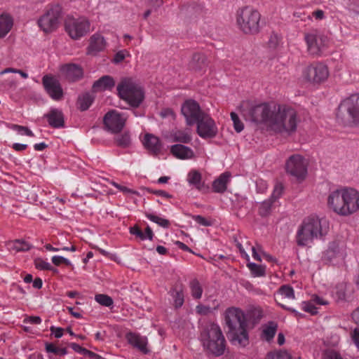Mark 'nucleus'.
<instances>
[{
    "instance_id": "16",
    "label": "nucleus",
    "mask_w": 359,
    "mask_h": 359,
    "mask_svg": "<svg viewBox=\"0 0 359 359\" xmlns=\"http://www.w3.org/2000/svg\"><path fill=\"white\" fill-rule=\"evenodd\" d=\"M359 210V193L354 189L345 188V201L341 216L350 215Z\"/></svg>"
},
{
    "instance_id": "42",
    "label": "nucleus",
    "mask_w": 359,
    "mask_h": 359,
    "mask_svg": "<svg viewBox=\"0 0 359 359\" xmlns=\"http://www.w3.org/2000/svg\"><path fill=\"white\" fill-rule=\"evenodd\" d=\"M145 216L148 219H149L150 221H151L154 223H156L160 226H162L164 228H168L170 225V222L168 219L161 217L154 214L146 212Z\"/></svg>"
},
{
    "instance_id": "30",
    "label": "nucleus",
    "mask_w": 359,
    "mask_h": 359,
    "mask_svg": "<svg viewBox=\"0 0 359 359\" xmlns=\"http://www.w3.org/2000/svg\"><path fill=\"white\" fill-rule=\"evenodd\" d=\"M230 174L227 172L222 173L212 183V189L215 192L223 193L226 191L227 184L230 180Z\"/></svg>"
},
{
    "instance_id": "60",
    "label": "nucleus",
    "mask_w": 359,
    "mask_h": 359,
    "mask_svg": "<svg viewBox=\"0 0 359 359\" xmlns=\"http://www.w3.org/2000/svg\"><path fill=\"white\" fill-rule=\"evenodd\" d=\"M196 310L198 313L205 315L210 311V308L202 304H199L196 306Z\"/></svg>"
},
{
    "instance_id": "63",
    "label": "nucleus",
    "mask_w": 359,
    "mask_h": 359,
    "mask_svg": "<svg viewBox=\"0 0 359 359\" xmlns=\"http://www.w3.org/2000/svg\"><path fill=\"white\" fill-rule=\"evenodd\" d=\"M69 346L76 353L83 354L85 350V348L81 347L80 345L76 343H71Z\"/></svg>"
},
{
    "instance_id": "38",
    "label": "nucleus",
    "mask_w": 359,
    "mask_h": 359,
    "mask_svg": "<svg viewBox=\"0 0 359 359\" xmlns=\"http://www.w3.org/2000/svg\"><path fill=\"white\" fill-rule=\"evenodd\" d=\"M6 127L11 130H15L20 135H26L28 137H34V134L33 132L27 127L20 126L13 123H6Z\"/></svg>"
},
{
    "instance_id": "25",
    "label": "nucleus",
    "mask_w": 359,
    "mask_h": 359,
    "mask_svg": "<svg viewBox=\"0 0 359 359\" xmlns=\"http://www.w3.org/2000/svg\"><path fill=\"white\" fill-rule=\"evenodd\" d=\"M114 86L115 81L114 79L111 76L106 75L95 81L93 85V89L96 92L111 90Z\"/></svg>"
},
{
    "instance_id": "34",
    "label": "nucleus",
    "mask_w": 359,
    "mask_h": 359,
    "mask_svg": "<svg viewBox=\"0 0 359 359\" xmlns=\"http://www.w3.org/2000/svg\"><path fill=\"white\" fill-rule=\"evenodd\" d=\"M94 97L90 93H85L80 95L78 98L77 105L81 111L87 110L92 104Z\"/></svg>"
},
{
    "instance_id": "18",
    "label": "nucleus",
    "mask_w": 359,
    "mask_h": 359,
    "mask_svg": "<svg viewBox=\"0 0 359 359\" xmlns=\"http://www.w3.org/2000/svg\"><path fill=\"white\" fill-rule=\"evenodd\" d=\"M126 339L132 347L142 353L149 354L150 353L148 339L146 336L141 335L138 332H130L126 334Z\"/></svg>"
},
{
    "instance_id": "19",
    "label": "nucleus",
    "mask_w": 359,
    "mask_h": 359,
    "mask_svg": "<svg viewBox=\"0 0 359 359\" xmlns=\"http://www.w3.org/2000/svg\"><path fill=\"white\" fill-rule=\"evenodd\" d=\"M107 45V40L101 34L95 33L89 38L86 53L88 55L96 56L99 53L103 52Z\"/></svg>"
},
{
    "instance_id": "4",
    "label": "nucleus",
    "mask_w": 359,
    "mask_h": 359,
    "mask_svg": "<svg viewBox=\"0 0 359 359\" xmlns=\"http://www.w3.org/2000/svg\"><path fill=\"white\" fill-rule=\"evenodd\" d=\"M200 337L204 348L213 355L219 356L224 353L226 341L217 324H206L201 331Z\"/></svg>"
},
{
    "instance_id": "54",
    "label": "nucleus",
    "mask_w": 359,
    "mask_h": 359,
    "mask_svg": "<svg viewBox=\"0 0 359 359\" xmlns=\"http://www.w3.org/2000/svg\"><path fill=\"white\" fill-rule=\"evenodd\" d=\"M52 262L56 266H59L61 264H65L67 265L71 264V262L69 259L62 256L57 255H55L52 257Z\"/></svg>"
},
{
    "instance_id": "31",
    "label": "nucleus",
    "mask_w": 359,
    "mask_h": 359,
    "mask_svg": "<svg viewBox=\"0 0 359 359\" xmlns=\"http://www.w3.org/2000/svg\"><path fill=\"white\" fill-rule=\"evenodd\" d=\"M7 246L11 250H14L17 252H26L32 248V245L29 243L20 239L8 242Z\"/></svg>"
},
{
    "instance_id": "49",
    "label": "nucleus",
    "mask_w": 359,
    "mask_h": 359,
    "mask_svg": "<svg viewBox=\"0 0 359 359\" xmlns=\"http://www.w3.org/2000/svg\"><path fill=\"white\" fill-rule=\"evenodd\" d=\"M302 309L312 315L318 313V308L314 305V303L311 300L310 302H302Z\"/></svg>"
},
{
    "instance_id": "24",
    "label": "nucleus",
    "mask_w": 359,
    "mask_h": 359,
    "mask_svg": "<svg viewBox=\"0 0 359 359\" xmlns=\"http://www.w3.org/2000/svg\"><path fill=\"white\" fill-rule=\"evenodd\" d=\"M62 73L69 81H74L83 76L82 69L76 65L69 64L64 65L61 69Z\"/></svg>"
},
{
    "instance_id": "8",
    "label": "nucleus",
    "mask_w": 359,
    "mask_h": 359,
    "mask_svg": "<svg viewBox=\"0 0 359 359\" xmlns=\"http://www.w3.org/2000/svg\"><path fill=\"white\" fill-rule=\"evenodd\" d=\"M346 257V248L343 241H334L328 243L327 249L323 252L322 261L327 264L341 265L344 263Z\"/></svg>"
},
{
    "instance_id": "3",
    "label": "nucleus",
    "mask_w": 359,
    "mask_h": 359,
    "mask_svg": "<svg viewBox=\"0 0 359 359\" xmlns=\"http://www.w3.org/2000/svg\"><path fill=\"white\" fill-rule=\"evenodd\" d=\"M226 324L229 328L228 337L233 344L243 347L248 344L247 319L242 310L238 308L228 309L226 311Z\"/></svg>"
},
{
    "instance_id": "52",
    "label": "nucleus",
    "mask_w": 359,
    "mask_h": 359,
    "mask_svg": "<svg viewBox=\"0 0 359 359\" xmlns=\"http://www.w3.org/2000/svg\"><path fill=\"white\" fill-rule=\"evenodd\" d=\"M283 191V186L280 183H278L275 185L273 193L270 198L274 202L276 200L279 198Z\"/></svg>"
},
{
    "instance_id": "48",
    "label": "nucleus",
    "mask_w": 359,
    "mask_h": 359,
    "mask_svg": "<svg viewBox=\"0 0 359 359\" xmlns=\"http://www.w3.org/2000/svg\"><path fill=\"white\" fill-rule=\"evenodd\" d=\"M231 118L233 123V127L237 133L241 132L244 128V126L241 121L239 119L238 115L235 112H231Z\"/></svg>"
},
{
    "instance_id": "11",
    "label": "nucleus",
    "mask_w": 359,
    "mask_h": 359,
    "mask_svg": "<svg viewBox=\"0 0 359 359\" xmlns=\"http://www.w3.org/2000/svg\"><path fill=\"white\" fill-rule=\"evenodd\" d=\"M308 163L300 154L290 156L285 162V170L287 174L297 180L305 179L307 174Z\"/></svg>"
},
{
    "instance_id": "36",
    "label": "nucleus",
    "mask_w": 359,
    "mask_h": 359,
    "mask_svg": "<svg viewBox=\"0 0 359 359\" xmlns=\"http://www.w3.org/2000/svg\"><path fill=\"white\" fill-rule=\"evenodd\" d=\"M171 136L174 142L186 144L191 141V135L187 130H176L172 133Z\"/></svg>"
},
{
    "instance_id": "56",
    "label": "nucleus",
    "mask_w": 359,
    "mask_h": 359,
    "mask_svg": "<svg viewBox=\"0 0 359 359\" xmlns=\"http://www.w3.org/2000/svg\"><path fill=\"white\" fill-rule=\"evenodd\" d=\"M324 359H342V358L335 351L328 350L325 353Z\"/></svg>"
},
{
    "instance_id": "37",
    "label": "nucleus",
    "mask_w": 359,
    "mask_h": 359,
    "mask_svg": "<svg viewBox=\"0 0 359 359\" xmlns=\"http://www.w3.org/2000/svg\"><path fill=\"white\" fill-rule=\"evenodd\" d=\"M189 285L190 292L193 298L195 299H200L202 297L203 288L199 281L196 279H194L190 281Z\"/></svg>"
},
{
    "instance_id": "21",
    "label": "nucleus",
    "mask_w": 359,
    "mask_h": 359,
    "mask_svg": "<svg viewBox=\"0 0 359 359\" xmlns=\"http://www.w3.org/2000/svg\"><path fill=\"white\" fill-rule=\"evenodd\" d=\"M345 201V189H337L332 191L327 198L329 208L335 213L341 215Z\"/></svg>"
},
{
    "instance_id": "32",
    "label": "nucleus",
    "mask_w": 359,
    "mask_h": 359,
    "mask_svg": "<svg viewBox=\"0 0 359 359\" xmlns=\"http://www.w3.org/2000/svg\"><path fill=\"white\" fill-rule=\"evenodd\" d=\"M347 284L346 283H340L337 284L332 290V294L333 297L337 302H342L346 300V297Z\"/></svg>"
},
{
    "instance_id": "5",
    "label": "nucleus",
    "mask_w": 359,
    "mask_h": 359,
    "mask_svg": "<svg viewBox=\"0 0 359 359\" xmlns=\"http://www.w3.org/2000/svg\"><path fill=\"white\" fill-rule=\"evenodd\" d=\"M262 15L250 6L238 8L236 13V22L240 31L245 34H257L262 29Z\"/></svg>"
},
{
    "instance_id": "58",
    "label": "nucleus",
    "mask_w": 359,
    "mask_h": 359,
    "mask_svg": "<svg viewBox=\"0 0 359 359\" xmlns=\"http://www.w3.org/2000/svg\"><path fill=\"white\" fill-rule=\"evenodd\" d=\"M50 331L53 334H54L55 337L60 338L63 335V329L61 327H55L54 326L50 327Z\"/></svg>"
},
{
    "instance_id": "62",
    "label": "nucleus",
    "mask_w": 359,
    "mask_h": 359,
    "mask_svg": "<svg viewBox=\"0 0 359 359\" xmlns=\"http://www.w3.org/2000/svg\"><path fill=\"white\" fill-rule=\"evenodd\" d=\"M12 148L16 151H22L25 150L27 148V144H20V143H14L12 145Z\"/></svg>"
},
{
    "instance_id": "55",
    "label": "nucleus",
    "mask_w": 359,
    "mask_h": 359,
    "mask_svg": "<svg viewBox=\"0 0 359 359\" xmlns=\"http://www.w3.org/2000/svg\"><path fill=\"white\" fill-rule=\"evenodd\" d=\"M194 220L198 224L203 226H209L211 225V222L201 215H195L193 217Z\"/></svg>"
},
{
    "instance_id": "28",
    "label": "nucleus",
    "mask_w": 359,
    "mask_h": 359,
    "mask_svg": "<svg viewBox=\"0 0 359 359\" xmlns=\"http://www.w3.org/2000/svg\"><path fill=\"white\" fill-rule=\"evenodd\" d=\"M187 180L189 186L193 187L197 190H202L204 187V182L202 181V175L196 170H191L189 172Z\"/></svg>"
},
{
    "instance_id": "29",
    "label": "nucleus",
    "mask_w": 359,
    "mask_h": 359,
    "mask_svg": "<svg viewBox=\"0 0 359 359\" xmlns=\"http://www.w3.org/2000/svg\"><path fill=\"white\" fill-rule=\"evenodd\" d=\"M13 26V18L6 13L0 15V37L6 36Z\"/></svg>"
},
{
    "instance_id": "57",
    "label": "nucleus",
    "mask_w": 359,
    "mask_h": 359,
    "mask_svg": "<svg viewBox=\"0 0 359 359\" xmlns=\"http://www.w3.org/2000/svg\"><path fill=\"white\" fill-rule=\"evenodd\" d=\"M311 301L314 303V304H317V305L328 304V302L326 299H325L323 297H320L318 295L312 296Z\"/></svg>"
},
{
    "instance_id": "10",
    "label": "nucleus",
    "mask_w": 359,
    "mask_h": 359,
    "mask_svg": "<svg viewBox=\"0 0 359 359\" xmlns=\"http://www.w3.org/2000/svg\"><path fill=\"white\" fill-rule=\"evenodd\" d=\"M62 17V8L58 5L51 6L38 21L39 27L45 32H51L56 29Z\"/></svg>"
},
{
    "instance_id": "46",
    "label": "nucleus",
    "mask_w": 359,
    "mask_h": 359,
    "mask_svg": "<svg viewBox=\"0 0 359 359\" xmlns=\"http://www.w3.org/2000/svg\"><path fill=\"white\" fill-rule=\"evenodd\" d=\"M278 293L281 295L284 298H287L289 299H294V292L293 288L287 285H282L278 291Z\"/></svg>"
},
{
    "instance_id": "2",
    "label": "nucleus",
    "mask_w": 359,
    "mask_h": 359,
    "mask_svg": "<svg viewBox=\"0 0 359 359\" xmlns=\"http://www.w3.org/2000/svg\"><path fill=\"white\" fill-rule=\"evenodd\" d=\"M330 229L328 220L312 215L306 217L298 227L295 241L298 246H311L315 239L325 237Z\"/></svg>"
},
{
    "instance_id": "26",
    "label": "nucleus",
    "mask_w": 359,
    "mask_h": 359,
    "mask_svg": "<svg viewBox=\"0 0 359 359\" xmlns=\"http://www.w3.org/2000/svg\"><path fill=\"white\" fill-rule=\"evenodd\" d=\"M143 144L146 149L154 154L158 153L161 149V144L158 137L151 134H147L144 136Z\"/></svg>"
},
{
    "instance_id": "14",
    "label": "nucleus",
    "mask_w": 359,
    "mask_h": 359,
    "mask_svg": "<svg viewBox=\"0 0 359 359\" xmlns=\"http://www.w3.org/2000/svg\"><path fill=\"white\" fill-rule=\"evenodd\" d=\"M195 124L197 125L198 135L203 139L213 138L217 134L218 129L215 121L207 113L202 115Z\"/></svg>"
},
{
    "instance_id": "47",
    "label": "nucleus",
    "mask_w": 359,
    "mask_h": 359,
    "mask_svg": "<svg viewBox=\"0 0 359 359\" xmlns=\"http://www.w3.org/2000/svg\"><path fill=\"white\" fill-rule=\"evenodd\" d=\"M46 350L48 353H53L60 355L67 354V350L66 348H57L53 344H46Z\"/></svg>"
},
{
    "instance_id": "50",
    "label": "nucleus",
    "mask_w": 359,
    "mask_h": 359,
    "mask_svg": "<svg viewBox=\"0 0 359 359\" xmlns=\"http://www.w3.org/2000/svg\"><path fill=\"white\" fill-rule=\"evenodd\" d=\"M35 266L39 270H53V266L48 262L42 259H36L34 262Z\"/></svg>"
},
{
    "instance_id": "9",
    "label": "nucleus",
    "mask_w": 359,
    "mask_h": 359,
    "mask_svg": "<svg viewBox=\"0 0 359 359\" xmlns=\"http://www.w3.org/2000/svg\"><path fill=\"white\" fill-rule=\"evenodd\" d=\"M65 27L69 36L72 39L77 40L90 31V22L85 17H68L65 20Z\"/></svg>"
},
{
    "instance_id": "59",
    "label": "nucleus",
    "mask_w": 359,
    "mask_h": 359,
    "mask_svg": "<svg viewBox=\"0 0 359 359\" xmlns=\"http://www.w3.org/2000/svg\"><path fill=\"white\" fill-rule=\"evenodd\" d=\"M125 57H126L125 52L123 50H120L116 53L113 61L114 63H119L125 59Z\"/></svg>"
},
{
    "instance_id": "27",
    "label": "nucleus",
    "mask_w": 359,
    "mask_h": 359,
    "mask_svg": "<svg viewBox=\"0 0 359 359\" xmlns=\"http://www.w3.org/2000/svg\"><path fill=\"white\" fill-rule=\"evenodd\" d=\"M206 67V58L203 54L195 53L193 55L189 63V68L191 71L198 72L204 69Z\"/></svg>"
},
{
    "instance_id": "12",
    "label": "nucleus",
    "mask_w": 359,
    "mask_h": 359,
    "mask_svg": "<svg viewBox=\"0 0 359 359\" xmlns=\"http://www.w3.org/2000/svg\"><path fill=\"white\" fill-rule=\"evenodd\" d=\"M128 116L116 109L109 111L104 116L103 122L107 130L111 133L120 132L125 126Z\"/></svg>"
},
{
    "instance_id": "13",
    "label": "nucleus",
    "mask_w": 359,
    "mask_h": 359,
    "mask_svg": "<svg viewBox=\"0 0 359 359\" xmlns=\"http://www.w3.org/2000/svg\"><path fill=\"white\" fill-rule=\"evenodd\" d=\"M329 76L327 66L322 63H313L306 67L303 71V77L309 82L320 83Z\"/></svg>"
},
{
    "instance_id": "7",
    "label": "nucleus",
    "mask_w": 359,
    "mask_h": 359,
    "mask_svg": "<svg viewBox=\"0 0 359 359\" xmlns=\"http://www.w3.org/2000/svg\"><path fill=\"white\" fill-rule=\"evenodd\" d=\"M337 118L344 124L359 123V94H353L341 102Z\"/></svg>"
},
{
    "instance_id": "64",
    "label": "nucleus",
    "mask_w": 359,
    "mask_h": 359,
    "mask_svg": "<svg viewBox=\"0 0 359 359\" xmlns=\"http://www.w3.org/2000/svg\"><path fill=\"white\" fill-rule=\"evenodd\" d=\"M352 338L359 349V328H355L352 334Z\"/></svg>"
},
{
    "instance_id": "43",
    "label": "nucleus",
    "mask_w": 359,
    "mask_h": 359,
    "mask_svg": "<svg viewBox=\"0 0 359 359\" xmlns=\"http://www.w3.org/2000/svg\"><path fill=\"white\" fill-rule=\"evenodd\" d=\"M266 359H292V356L286 351L278 350L269 353Z\"/></svg>"
},
{
    "instance_id": "44",
    "label": "nucleus",
    "mask_w": 359,
    "mask_h": 359,
    "mask_svg": "<svg viewBox=\"0 0 359 359\" xmlns=\"http://www.w3.org/2000/svg\"><path fill=\"white\" fill-rule=\"evenodd\" d=\"M282 43V37L280 34L277 33H271L270 34L269 41H268V46L271 49H276L278 48L280 44Z\"/></svg>"
},
{
    "instance_id": "51",
    "label": "nucleus",
    "mask_w": 359,
    "mask_h": 359,
    "mask_svg": "<svg viewBox=\"0 0 359 359\" xmlns=\"http://www.w3.org/2000/svg\"><path fill=\"white\" fill-rule=\"evenodd\" d=\"M251 250L252 252V257L255 260L261 262V255L263 256V252H264L262 250V246L260 245L257 244L255 246H252Z\"/></svg>"
},
{
    "instance_id": "61",
    "label": "nucleus",
    "mask_w": 359,
    "mask_h": 359,
    "mask_svg": "<svg viewBox=\"0 0 359 359\" xmlns=\"http://www.w3.org/2000/svg\"><path fill=\"white\" fill-rule=\"evenodd\" d=\"M160 115L162 118H167V117H169V116H171V117H174V112L172 109H169V108H167V109H163L161 112H160Z\"/></svg>"
},
{
    "instance_id": "41",
    "label": "nucleus",
    "mask_w": 359,
    "mask_h": 359,
    "mask_svg": "<svg viewBox=\"0 0 359 359\" xmlns=\"http://www.w3.org/2000/svg\"><path fill=\"white\" fill-rule=\"evenodd\" d=\"M247 266L254 277H262L265 276V267L264 266L252 262L248 263Z\"/></svg>"
},
{
    "instance_id": "40",
    "label": "nucleus",
    "mask_w": 359,
    "mask_h": 359,
    "mask_svg": "<svg viewBox=\"0 0 359 359\" xmlns=\"http://www.w3.org/2000/svg\"><path fill=\"white\" fill-rule=\"evenodd\" d=\"M115 142L117 146L126 148L131 144V138L128 133L118 135L115 137Z\"/></svg>"
},
{
    "instance_id": "22",
    "label": "nucleus",
    "mask_w": 359,
    "mask_h": 359,
    "mask_svg": "<svg viewBox=\"0 0 359 359\" xmlns=\"http://www.w3.org/2000/svg\"><path fill=\"white\" fill-rule=\"evenodd\" d=\"M48 124L54 128H60L65 126V118L62 111L56 108H52L44 115Z\"/></svg>"
},
{
    "instance_id": "53",
    "label": "nucleus",
    "mask_w": 359,
    "mask_h": 359,
    "mask_svg": "<svg viewBox=\"0 0 359 359\" xmlns=\"http://www.w3.org/2000/svg\"><path fill=\"white\" fill-rule=\"evenodd\" d=\"M153 237L154 233L151 229L149 226H147L145 229V231H142L140 235L137 238H139L142 241H144L147 239L151 241L153 239Z\"/></svg>"
},
{
    "instance_id": "1",
    "label": "nucleus",
    "mask_w": 359,
    "mask_h": 359,
    "mask_svg": "<svg viewBox=\"0 0 359 359\" xmlns=\"http://www.w3.org/2000/svg\"><path fill=\"white\" fill-rule=\"evenodd\" d=\"M252 121L264 124L276 133H291L297 128V114L294 109L276 103H263L250 111Z\"/></svg>"
},
{
    "instance_id": "15",
    "label": "nucleus",
    "mask_w": 359,
    "mask_h": 359,
    "mask_svg": "<svg viewBox=\"0 0 359 359\" xmlns=\"http://www.w3.org/2000/svg\"><path fill=\"white\" fill-rule=\"evenodd\" d=\"M182 113L189 126L195 124L202 115L205 114V112L201 109L198 102L193 100L184 102L182 106Z\"/></svg>"
},
{
    "instance_id": "23",
    "label": "nucleus",
    "mask_w": 359,
    "mask_h": 359,
    "mask_svg": "<svg viewBox=\"0 0 359 359\" xmlns=\"http://www.w3.org/2000/svg\"><path fill=\"white\" fill-rule=\"evenodd\" d=\"M170 153L177 158L181 160L191 159L194 157V151L189 147L182 144L171 146Z\"/></svg>"
},
{
    "instance_id": "35",
    "label": "nucleus",
    "mask_w": 359,
    "mask_h": 359,
    "mask_svg": "<svg viewBox=\"0 0 359 359\" xmlns=\"http://www.w3.org/2000/svg\"><path fill=\"white\" fill-rule=\"evenodd\" d=\"M170 294L172 297L174 306L175 308L181 307L184 302V292L182 288L175 287L170 291Z\"/></svg>"
},
{
    "instance_id": "20",
    "label": "nucleus",
    "mask_w": 359,
    "mask_h": 359,
    "mask_svg": "<svg viewBox=\"0 0 359 359\" xmlns=\"http://www.w3.org/2000/svg\"><path fill=\"white\" fill-rule=\"evenodd\" d=\"M43 85L50 95L55 100H60L63 96L62 89L59 81L53 76H44L42 79Z\"/></svg>"
},
{
    "instance_id": "45",
    "label": "nucleus",
    "mask_w": 359,
    "mask_h": 359,
    "mask_svg": "<svg viewBox=\"0 0 359 359\" xmlns=\"http://www.w3.org/2000/svg\"><path fill=\"white\" fill-rule=\"evenodd\" d=\"M95 300L102 306L110 307L113 306L114 301L111 297L104 294H98L95 296Z\"/></svg>"
},
{
    "instance_id": "17",
    "label": "nucleus",
    "mask_w": 359,
    "mask_h": 359,
    "mask_svg": "<svg viewBox=\"0 0 359 359\" xmlns=\"http://www.w3.org/2000/svg\"><path fill=\"white\" fill-rule=\"evenodd\" d=\"M308 50L312 55H319L327 46V39L323 34H309L306 36Z\"/></svg>"
},
{
    "instance_id": "39",
    "label": "nucleus",
    "mask_w": 359,
    "mask_h": 359,
    "mask_svg": "<svg viewBox=\"0 0 359 359\" xmlns=\"http://www.w3.org/2000/svg\"><path fill=\"white\" fill-rule=\"evenodd\" d=\"M273 203V201L271 198H269L262 202L259 207V214L262 217H266L269 215L271 212Z\"/></svg>"
},
{
    "instance_id": "6",
    "label": "nucleus",
    "mask_w": 359,
    "mask_h": 359,
    "mask_svg": "<svg viewBox=\"0 0 359 359\" xmlns=\"http://www.w3.org/2000/svg\"><path fill=\"white\" fill-rule=\"evenodd\" d=\"M118 95L132 107H138L144 100L142 88L130 78L123 79L117 86Z\"/></svg>"
},
{
    "instance_id": "33",
    "label": "nucleus",
    "mask_w": 359,
    "mask_h": 359,
    "mask_svg": "<svg viewBox=\"0 0 359 359\" xmlns=\"http://www.w3.org/2000/svg\"><path fill=\"white\" fill-rule=\"evenodd\" d=\"M278 325L273 321H270L263 326L262 337L266 341H271L275 336Z\"/></svg>"
}]
</instances>
